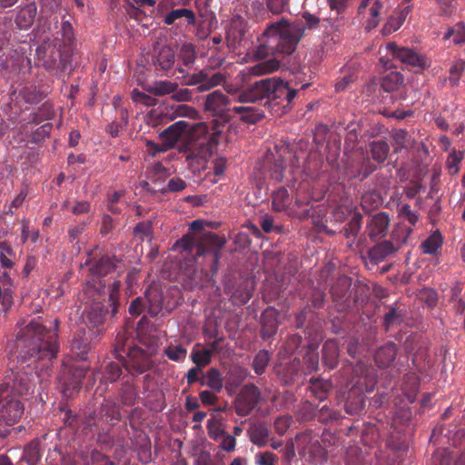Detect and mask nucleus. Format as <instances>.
<instances>
[{"mask_svg": "<svg viewBox=\"0 0 465 465\" xmlns=\"http://www.w3.org/2000/svg\"><path fill=\"white\" fill-rule=\"evenodd\" d=\"M19 330L8 343L18 365L11 367L0 383V439L10 435L25 413L24 399L35 386L37 368L47 369L60 351V321L41 318L17 322Z\"/></svg>", "mask_w": 465, "mask_h": 465, "instance_id": "nucleus-1", "label": "nucleus"}, {"mask_svg": "<svg viewBox=\"0 0 465 465\" xmlns=\"http://www.w3.org/2000/svg\"><path fill=\"white\" fill-rule=\"evenodd\" d=\"M303 18L305 24L282 18L268 25L258 39L253 55L257 59H265L275 54H292L303 38L306 27L313 28L320 23L319 18L308 12L303 14Z\"/></svg>", "mask_w": 465, "mask_h": 465, "instance_id": "nucleus-2", "label": "nucleus"}, {"mask_svg": "<svg viewBox=\"0 0 465 465\" xmlns=\"http://www.w3.org/2000/svg\"><path fill=\"white\" fill-rule=\"evenodd\" d=\"M291 81H284L277 77H268L258 80L248 89L237 96L241 103H255L267 98L265 104H269L274 114H286L292 109V102L296 96L298 89L292 85Z\"/></svg>", "mask_w": 465, "mask_h": 465, "instance_id": "nucleus-3", "label": "nucleus"}, {"mask_svg": "<svg viewBox=\"0 0 465 465\" xmlns=\"http://www.w3.org/2000/svg\"><path fill=\"white\" fill-rule=\"evenodd\" d=\"M226 244V238L219 236L212 232H203L199 236L194 233H187L180 238L174 248L186 252H193L196 250L195 255L202 256L210 254L213 275H216L220 262L221 251Z\"/></svg>", "mask_w": 465, "mask_h": 465, "instance_id": "nucleus-4", "label": "nucleus"}, {"mask_svg": "<svg viewBox=\"0 0 465 465\" xmlns=\"http://www.w3.org/2000/svg\"><path fill=\"white\" fill-rule=\"evenodd\" d=\"M127 338L124 334H118L115 338L114 353L115 358L123 364L131 374H142L152 366L149 354L136 346L126 349Z\"/></svg>", "mask_w": 465, "mask_h": 465, "instance_id": "nucleus-5", "label": "nucleus"}, {"mask_svg": "<svg viewBox=\"0 0 465 465\" xmlns=\"http://www.w3.org/2000/svg\"><path fill=\"white\" fill-rule=\"evenodd\" d=\"M122 419L119 405L112 399H104L94 412H90L84 420V429L100 435L101 431H108L115 421Z\"/></svg>", "mask_w": 465, "mask_h": 465, "instance_id": "nucleus-6", "label": "nucleus"}, {"mask_svg": "<svg viewBox=\"0 0 465 465\" xmlns=\"http://www.w3.org/2000/svg\"><path fill=\"white\" fill-rule=\"evenodd\" d=\"M87 373L84 367L72 365L64 367L58 377L59 388L64 399H70L79 392L82 381Z\"/></svg>", "mask_w": 465, "mask_h": 465, "instance_id": "nucleus-7", "label": "nucleus"}, {"mask_svg": "<svg viewBox=\"0 0 465 465\" xmlns=\"http://www.w3.org/2000/svg\"><path fill=\"white\" fill-rule=\"evenodd\" d=\"M385 48L387 55H390L391 59L398 60L408 66L416 68L417 71H424L430 66L426 56L418 54L412 48L400 46L394 42L387 43Z\"/></svg>", "mask_w": 465, "mask_h": 465, "instance_id": "nucleus-8", "label": "nucleus"}, {"mask_svg": "<svg viewBox=\"0 0 465 465\" xmlns=\"http://www.w3.org/2000/svg\"><path fill=\"white\" fill-rule=\"evenodd\" d=\"M84 295L87 300L94 299L91 304L84 309V312L87 322L94 328H97V326L104 323L107 313L104 300L102 301L103 294L95 288V285L89 282L84 291Z\"/></svg>", "mask_w": 465, "mask_h": 465, "instance_id": "nucleus-9", "label": "nucleus"}, {"mask_svg": "<svg viewBox=\"0 0 465 465\" xmlns=\"http://www.w3.org/2000/svg\"><path fill=\"white\" fill-rule=\"evenodd\" d=\"M179 152L183 153L186 161L205 160L211 153V146L205 136H196L189 132L185 141L179 146Z\"/></svg>", "mask_w": 465, "mask_h": 465, "instance_id": "nucleus-10", "label": "nucleus"}, {"mask_svg": "<svg viewBox=\"0 0 465 465\" xmlns=\"http://www.w3.org/2000/svg\"><path fill=\"white\" fill-rule=\"evenodd\" d=\"M261 401V391L259 387L253 383L246 384L234 400L235 413L240 417L250 415L258 406Z\"/></svg>", "mask_w": 465, "mask_h": 465, "instance_id": "nucleus-11", "label": "nucleus"}, {"mask_svg": "<svg viewBox=\"0 0 465 465\" xmlns=\"http://www.w3.org/2000/svg\"><path fill=\"white\" fill-rule=\"evenodd\" d=\"M204 111L210 115L227 123L232 117L231 101L228 96L220 90H215L205 97Z\"/></svg>", "mask_w": 465, "mask_h": 465, "instance_id": "nucleus-12", "label": "nucleus"}, {"mask_svg": "<svg viewBox=\"0 0 465 465\" xmlns=\"http://www.w3.org/2000/svg\"><path fill=\"white\" fill-rule=\"evenodd\" d=\"M387 0H360L357 12L366 18L365 29L371 31L381 20V15L387 9Z\"/></svg>", "mask_w": 465, "mask_h": 465, "instance_id": "nucleus-13", "label": "nucleus"}, {"mask_svg": "<svg viewBox=\"0 0 465 465\" xmlns=\"http://www.w3.org/2000/svg\"><path fill=\"white\" fill-rule=\"evenodd\" d=\"M351 283V278L341 276L331 286V296L336 310L340 312H346L355 302V299L351 298L350 292Z\"/></svg>", "mask_w": 465, "mask_h": 465, "instance_id": "nucleus-14", "label": "nucleus"}, {"mask_svg": "<svg viewBox=\"0 0 465 465\" xmlns=\"http://www.w3.org/2000/svg\"><path fill=\"white\" fill-rule=\"evenodd\" d=\"M225 79V74L222 73H214L209 75L208 73L201 71L197 74L185 75L183 84L188 86H196V93H203L210 91L214 86H219Z\"/></svg>", "mask_w": 465, "mask_h": 465, "instance_id": "nucleus-15", "label": "nucleus"}, {"mask_svg": "<svg viewBox=\"0 0 465 465\" xmlns=\"http://www.w3.org/2000/svg\"><path fill=\"white\" fill-rule=\"evenodd\" d=\"M49 56L45 60V65L47 71L56 74L70 72L72 70V49L63 47V49L52 47L49 51Z\"/></svg>", "mask_w": 465, "mask_h": 465, "instance_id": "nucleus-16", "label": "nucleus"}, {"mask_svg": "<svg viewBox=\"0 0 465 465\" xmlns=\"http://www.w3.org/2000/svg\"><path fill=\"white\" fill-rule=\"evenodd\" d=\"M389 230L390 215L385 212H380L368 217L364 233L372 242H375L385 237Z\"/></svg>", "mask_w": 465, "mask_h": 465, "instance_id": "nucleus-17", "label": "nucleus"}, {"mask_svg": "<svg viewBox=\"0 0 465 465\" xmlns=\"http://www.w3.org/2000/svg\"><path fill=\"white\" fill-rule=\"evenodd\" d=\"M191 130V124L185 120H178L176 123L163 129L160 134V138L165 148L168 150L174 148L177 142L185 141Z\"/></svg>", "mask_w": 465, "mask_h": 465, "instance_id": "nucleus-18", "label": "nucleus"}, {"mask_svg": "<svg viewBox=\"0 0 465 465\" xmlns=\"http://www.w3.org/2000/svg\"><path fill=\"white\" fill-rule=\"evenodd\" d=\"M176 61L175 51L169 45H158L154 46L152 54V64L156 72L168 73L173 70Z\"/></svg>", "mask_w": 465, "mask_h": 465, "instance_id": "nucleus-19", "label": "nucleus"}, {"mask_svg": "<svg viewBox=\"0 0 465 465\" xmlns=\"http://www.w3.org/2000/svg\"><path fill=\"white\" fill-rule=\"evenodd\" d=\"M312 197L309 193L308 183H302L297 187L293 205V213L299 219H306L313 216Z\"/></svg>", "mask_w": 465, "mask_h": 465, "instance_id": "nucleus-20", "label": "nucleus"}, {"mask_svg": "<svg viewBox=\"0 0 465 465\" xmlns=\"http://www.w3.org/2000/svg\"><path fill=\"white\" fill-rule=\"evenodd\" d=\"M225 294L230 296V300L233 304L242 305L247 303L252 297L253 285L248 280L240 282L230 283L225 285Z\"/></svg>", "mask_w": 465, "mask_h": 465, "instance_id": "nucleus-21", "label": "nucleus"}, {"mask_svg": "<svg viewBox=\"0 0 465 465\" xmlns=\"http://www.w3.org/2000/svg\"><path fill=\"white\" fill-rule=\"evenodd\" d=\"M121 260L115 257L114 254H103L97 260H94L92 262L86 261V264L90 265V272L93 275L97 277H104V275H109L111 272L114 271Z\"/></svg>", "mask_w": 465, "mask_h": 465, "instance_id": "nucleus-22", "label": "nucleus"}, {"mask_svg": "<svg viewBox=\"0 0 465 465\" xmlns=\"http://www.w3.org/2000/svg\"><path fill=\"white\" fill-rule=\"evenodd\" d=\"M400 250V245L394 244L390 240H382L368 251L370 262L376 265L394 255Z\"/></svg>", "mask_w": 465, "mask_h": 465, "instance_id": "nucleus-23", "label": "nucleus"}, {"mask_svg": "<svg viewBox=\"0 0 465 465\" xmlns=\"http://www.w3.org/2000/svg\"><path fill=\"white\" fill-rule=\"evenodd\" d=\"M36 14L37 6L35 2L20 5L16 8L14 23L21 30L28 29L34 25Z\"/></svg>", "mask_w": 465, "mask_h": 465, "instance_id": "nucleus-24", "label": "nucleus"}, {"mask_svg": "<svg viewBox=\"0 0 465 465\" xmlns=\"http://www.w3.org/2000/svg\"><path fill=\"white\" fill-rule=\"evenodd\" d=\"M331 388V383L329 381L322 378H310L307 393H305L307 401H324L328 397Z\"/></svg>", "mask_w": 465, "mask_h": 465, "instance_id": "nucleus-25", "label": "nucleus"}, {"mask_svg": "<svg viewBox=\"0 0 465 465\" xmlns=\"http://www.w3.org/2000/svg\"><path fill=\"white\" fill-rule=\"evenodd\" d=\"M361 386V382L357 381V385L349 391L344 407L350 415L361 413L365 407V396Z\"/></svg>", "mask_w": 465, "mask_h": 465, "instance_id": "nucleus-26", "label": "nucleus"}, {"mask_svg": "<svg viewBox=\"0 0 465 465\" xmlns=\"http://www.w3.org/2000/svg\"><path fill=\"white\" fill-rule=\"evenodd\" d=\"M279 312L274 307H267L261 315V336L268 339L275 335L279 325Z\"/></svg>", "mask_w": 465, "mask_h": 465, "instance_id": "nucleus-27", "label": "nucleus"}, {"mask_svg": "<svg viewBox=\"0 0 465 465\" xmlns=\"http://www.w3.org/2000/svg\"><path fill=\"white\" fill-rule=\"evenodd\" d=\"M398 353V347L393 341H387L379 347L373 355L374 362L380 369H386L391 365Z\"/></svg>", "mask_w": 465, "mask_h": 465, "instance_id": "nucleus-28", "label": "nucleus"}, {"mask_svg": "<svg viewBox=\"0 0 465 465\" xmlns=\"http://www.w3.org/2000/svg\"><path fill=\"white\" fill-rule=\"evenodd\" d=\"M247 435L250 440L258 446L264 448L269 443L271 431L267 424L258 422L252 424L247 430Z\"/></svg>", "mask_w": 465, "mask_h": 465, "instance_id": "nucleus-29", "label": "nucleus"}, {"mask_svg": "<svg viewBox=\"0 0 465 465\" xmlns=\"http://www.w3.org/2000/svg\"><path fill=\"white\" fill-rule=\"evenodd\" d=\"M286 166V162L281 155L267 156L264 163L268 175L276 182L283 180Z\"/></svg>", "mask_w": 465, "mask_h": 465, "instance_id": "nucleus-30", "label": "nucleus"}, {"mask_svg": "<svg viewBox=\"0 0 465 465\" xmlns=\"http://www.w3.org/2000/svg\"><path fill=\"white\" fill-rule=\"evenodd\" d=\"M411 11V5L403 7L401 10L395 11L387 20L382 27V35H390V34L397 31L406 21V16Z\"/></svg>", "mask_w": 465, "mask_h": 465, "instance_id": "nucleus-31", "label": "nucleus"}, {"mask_svg": "<svg viewBox=\"0 0 465 465\" xmlns=\"http://www.w3.org/2000/svg\"><path fill=\"white\" fill-rule=\"evenodd\" d=\"M323 363L329 369H334L339 363V343L336 340L330 339L324 341L322 348Z\"/></svg>", "mask_w": 465, "mask_h": 465, "instance_id": "nucleus-32", "label": "nucleus"}, {"mask_svg": "<svg viewBox=\"0 0 465 465\" xmlns=\"http://www.w3.org/2000/svg\"><path fill=\"white\" fill-rule=\"evenodd\" d=\"M302 370V361L299 358H293L288 364L277 371L279 377L285 385H291L295 381L300 371Z\"/></svg>", "mask_w": 465, "mask_h": 465, "instance_id": "nucleus-33", "label": "nucleus"}, {"mask_svg": "<svg viewBox=\"0 0 465 465\" xmlns=\"http://www.w3.org/2000/svg\"><path fill=\"white\" fill-rule=\"evenodd\" d=\"M232 110L240 116L241 121L246 124H257L264 117L263 111L256 106H234Z\"/></svg>", "mask_w": 465, "mask_h": 465, "instance_id": "nucleus-34", "label": "nucleus"}, {"mask_svg": "<svg viewBox=\"0 0 465 465\" xmlns=\"http://www.w3.org/2000/svg\"><path fill=\"white\" fill-rule=\"evenodd\" d=\"M177 83L168 80H157L143 85V90L156 96L172 94L176 91Z\"/></svg>", "mask_w": 465, "mask_h": 465, "instance_id": "nucleus-35", "label": "nucleus"}, {"mask_svg": "<svg viewBox=\"0 0 465 465\" xmlns=\"http://www.w3.org/2000/svg\"><path fill=\"white\" fill-rule=\"evenodd\" d=\"M280 67L279 60L275 58L268 59L259 62L258 64L249 66L247 71L250 75L261 76L263 74H270L278 70Z\"/></svg>", "mask_w": 465, "mask_h": 465, "instance_id": "nucleus-36", "label": "nucleus"}, {"mask_svg": "<svg viewBox=\"0 0 465 465\" xmlns=\"http://www.w3.org/2000/svg\"><path fill=\"white\" fill-rule=\"evenodd\" d=\"M371 158L377 163H383L388 159L390 145L385 140L372 141L369 144Z\"/></svg>", "mask_w": 465, "mask_h": 465, "instance_id": "nucleus-37", "label": "nucleus"}, {"mask_svg": "<svg viewBox=\"0 0 465 465\" xmlns=\"http://www.w3.org/2000/svg\"><path fill=\"white\" fill-rule=\"evenodd\" d=\"M182 17H185L189 25H193L196 23L193 11L187 8H178L172 10L164 16L163 23L167 25H172L175 23L176 20L182 19Z\"/></svg>", "mask_w": 465, "mask_h": 465, "instance_id": "nucleus-38", "label": "nucleus"}, {"mask_svg": "<svg viewBox=\"0 0 465 465\" xmlns=\"http://www.w3.org/2000/svg\"><path fill=\"white\" fill-rule=\"evenodd\" d=\"M443 243V237L439 230L429 235L424 242H421V251L426 254H436Z\"/></svg>", "mask_w": 465, "mask_h": 465, "instance_id": "nucleus-39", "label": "nucleus"}, {"mask_svg": "<svg viewBox=\"0 0 465 465\" xmlns=\"http://www.w3.org/2000/svg\"><path fill=\"white\" fill-rule=\"evenodd\" d=\"M404 83V76L399 72H391L382 77L381 82V88L387 92L391 93L397 91Z\"/></svg>", "mask_w": 465, "mask_h": 465, "instance_id": "nucleus-40", "label": "nucleus"}, {"mask_svg": "<svg viewBox=\"0 0 465 465\" xmlns=\"http://www.w3.org/2000/svg\"><path fill=\"white\" fill-rule=\"evenodd\" d=\"M290 194L285 187H279L272 194V209L275 212H285L289 208Z\"/></svg>", "mask_w": 465, "mask_h": 465, "instance_id": "nucleus-41", "label": "nucleus"}, {"mask_svg": "<svg viewBox=\"0 0 465 465\" xmlns=\"http://www.w3.org/2000/svg\"><path fill=\"white\" fill-rule=\"evenodd\" d=\"M169 175V170L161 163H155L147 168L146 177L155 185L162 183Z\"/></svg>", "mask_w": 465, "mask_h": 465, "instance_id": "nucleus-42", "label": "nucleus"}, {"mask_svg": "<svg viewBox=\"0 0 465 465\" xmlns=\"http://www.w3.org/2000/svg\"><path fill=\"white\" fill-rule=\"evenodd\" d=\"M363 216L360 213L354 212L344 228V236L354 242L355 237L361 229Z\"/></svg>", "mask_w": 465, "mask_h": 465, "instance_id": "nucleus-43", "label": "nucleus"}, {"mask_svg": "<svg viewBox=\"0 0 465 465\" xmlns=\"http://www.w3.org/2000/svg\"><path fill=\"white\" fill-rule=\"evenodd\" d=\"M71 347L72 351L74 353V355L81 360H84L90 351L89 341L86 339L83 338L81 332H78L77 334L74 335L72 341Z\"/></svg>", "mask_w": 465, "mask_h": 465, "instance_id": "nucleus-44", "label": "nucleus"}, {"mask_svg": "<svg viewBox=\"0 0 465 465\" xmlns=\"http://www.w3.org/2000/svg\"><path fill=\"white\" fill-rule=\"evenodd\" d=\"M20 95L29 104H37L45 97L46 93L35 85H28L20 92Z\"/></svg>", "mask_w": 465, "mask_h": 465, "instance_id": "nucleus-45", "label": "nucleus"}, {"mask_svg": "<svg viewBox=\"0 0 465 465\" xmlns=\"http://www.w3.org/2000/svg\"><path fill=\"white\" fill-rule=\"evenodd\" d=\"M465 73V60L463 59H458L455 60L449 70V83L450 85L452 88H455V86H459L460 79L462 76V74Z\"/></svg>", "mask_w": 465, "mask_h": 465, "instance_id": "nucleus-46", "label": "nucleus"}, {"mask_svg": "<svg viewBox=\"0 0 465 465\" xmlns=\"http://www.w3.org/2000/svg\"><path fill=\"white\" fill-rule=\"evenodd\" d=\"M199 343H196L193 348V351L191 353V358L195 366L200 368H204L211 363V353L209 351L205 349H199Z\"/></svg>", "mask_w": 465, "mask_h": 465, "instance_id": "nucleus-47", "label": "nucleus"}, {"mask_svg": "<svg viewBox=\"0 0 465 465\" xmlns=\"http://www.w3.org/2000/svg\"><path fill=\"white\" fill-rule=\"evenodd\" d=\"M40 459V442L38 440H32L25 449L23 460L29 465H36Z\"/></svg>", "mask_w": 465, "mask_h": 465, "instance_id": "nucleus-48", "label": "nucleus"}, {"mask_svg": "<svg viewBox=\"0 0 465 465\" xmlns=\"http://www.w3.org/2000/svg\"><path fill=\"white\" fill-rule=\"evenodd\" d=\"M452 37L454 45H462L465 43V24L462 22L457 23L453 27H450L444 35L443 39L448 40Z\"/></svg>", "mask_w": 465, "mask_h": 465, "instance_id": "nucleus-49", "label": "nucleus"}, {"mask_svg": "<svg viewBox=\"0 0 465 465\" xmlns=\"http://www.w3.org/2000/svg\"><path fill=\"white\" fill-rule=\"evenodd\" d=\"M404 320V314L398 311L395 306H389L388 312L383 318V325L386 331H390L391 326L400 325Z\"/></svg>", "mask_w": 465, "mask_h": 465, "instance_id": "nucleus-50", "label": "nucleus"}, {"mask_svg": "<svg viewBox=\"0 0 465 465\" xmlns=\"http://www.w3.org/2000/svg\"><path fill=\"white\" fill-rule=\"evenodd\" d=\"M206 383L213 391H222L223 388V380L221 371L216 368L209 369L206 372Z\"/></svg>", "mask_w": 465, "mask_h": 465, "instance_id": "nucleus-51", "label": "nucleus"}, {"mask_svg": "<svg viewBox=\"0 0 465 465\" xmlns=\"http://www.w3.org/2000/svg\"><path fill=\"white\" fill-rule=\"evenodd\" d=\"M15 253L12 246L6 242H0V264L3 268L11 269L14 266V258Z\"/></svg>", "mask_w": 465, "mask_h": 465, "instance_id": "nucleus-52", "label": "nucleus"}, {"mask_svg": "<svg viewBox=\"0 0 465 465\" xmlns=\"http://www.w3.org/2000/svg\"><path fill=\"white\" fill-rule=\"evenodd\" d=\"M61 35V42L63 47L71 49L72 45L74 43V31L72 24L69 21L62 22L61 29L59 31Z\"/></svg>", "mask_w": 465, "mask_h": 465, "instance_id": "nucleus-53", "label": "nucleus"}, {"mask_svg": "<svg viewBox=\"0 0 465 465\" xmlns=\"http://www.w3.org/2000/svg\"><path fill=\"white\" fill-rule=\"evenodd\" d=\"M179 60L182 61L184 66L189 68L193 67L196 59L195 49L192 44H184L181 46L179 54Z\"/></svg>", "mask_w": 465, "mask_h": 465, "instance_id": "nucleus-54", "label": "nucleus"}, {"mask_svg": "<svg viewBox=\"0 0 465 465\" xmlns=\"http://www.w3.org/2000/svg\"><path fill=\"white\" fill-rule=\"evenodd\" d=\"M270 352L266 350H261L253 359L252 368L256 374H262L270 362Z\"/></svg>", "mask_w": 465, "mask_h": 465, "instance_id": "nucleus-55", "label": "nucleus"}, {"mask_svg": "<svg viewBox=\"0 0 465 465\" xmlns=\"http://www.w3.org/2000/svg\"><path fill=\"white\" fill-rule=\"evenodd\" d=\"M319 366V353L314 349L307 350V352L303 356V366L302 368L304 369L305 373H311L313 371H316Z\"/></svg>", "mask_w": 465, "mask_h": 465, "instance_id": "nucleus-56", "label": "nucleus"}, {"mask_svg": "<svg viewBox=\"0 0 465 465\" xmlns=\"http://www.w3.org/2000/svg\"><path fill=\"white\" fill-rule=\"evenodd\" d=\"M163 353L174 362H182L186 358L187 350L182 345H169L164 349Z\"/></svg>", "mask_w": 465, "mask_h": 465, "instance_id": "nucleus-57", "label": "nucleus"}, {"mask_svg": "<svg viewBox=\"0 0 465 465\" xmlns=\"http://www.w3.org/2000/svg\"><path fill=\"white\" fill-rule=\"evenodd\" d=\"M119 396L123 404L132 406L136 401L137 392L133 385L124 384L120 390Z\"/></svg>", "mask_w": 465, "mask_h": 465, "instance_id": "nucleus-58", "label": "nucleus"}, {"mask_svg": "<svg viewBox=\"0 0 465 465\" xmlns=\"http://www.w3.org/2000/svg\"><path fill=\"white\" fill-rule=\"evenodd\" d=\"M147 312L151 316H156L162 310V298L160 293L152 292L146 296Z\"/></svg>", "mask_w": 465, "mask_h": 465, "instance_id": "nucleus-59", "label": "nucleus"}, {"mask_svg": "<svg viewBox=\"0 0 465 465\" xmlns=\"http://www.w3.org/2000/svg\"><path fill=\"white\" fill-rule=\"evenodd\" d=\"M207 429L209 438L218 442L226 434L223 424L213 420H208Z\"/></svg>", "mask_w": 465, "mask_h": 465, "instance_id": "nucleus-60", "label": "nucleus"}, {"mask_svg": "<svg viewBox=\"0 0 465 465\" xmlns=\"http://www.w3.org/2000/svg\"><path fill=\"white\" fill-rule=\"evenodd\" d=\"M122 374V367L118 363L109 362L104 366L102 379L105 381L114 382Z\"/></svg>", "mask_w": 465, "mask_h": 465, "instance_id": "nucleus-61", "label": "nucleus"}, {"mask_svg": "<svg viewBox=\"0 0 465 465\" xmlns=\"http://www.w3.org/2000/svg\"><path fill=\"white\" fill-rule=\"evenodd\" d=\"M399 215L405 219L412 226H415L420 220V214L412 211L409 203H402L399 207Z\"/></svg>", "mask_w": 465, "mask_h": 465, "instance_id": "nucleus-62", "label": "nucleus"}, {"mask_svg": "<svg viewBox=\"0 0 465 465\" xmlns=\"http://www.w3.org/2000/svg\"><path fill=\"white\" fill-rule=\"evenodd\" d=\"M381 203V197L374 192L366 193L361 196V205L362 210L369 211L377 208Z\"/></svg>", "mask_w": 465, "mask_h": 465, "instance_id": "nucleus-63", "label": "nucleus"}, {"mask_svg": "<svg viewBox=\"0 0 465 465\" xmlns=\"http://www.w3.org/2000/svg\"><path fill=\"white\" fill-rule=\"evenodd\" d=\"M255 462L258 465H277L278 457L271 451L258 452L255 455Z\"/></svg>", "mask_w": 465, "mask_h": 465, "instance_id": "nucleus-64", "label": "nucleus"}]
</instances>
